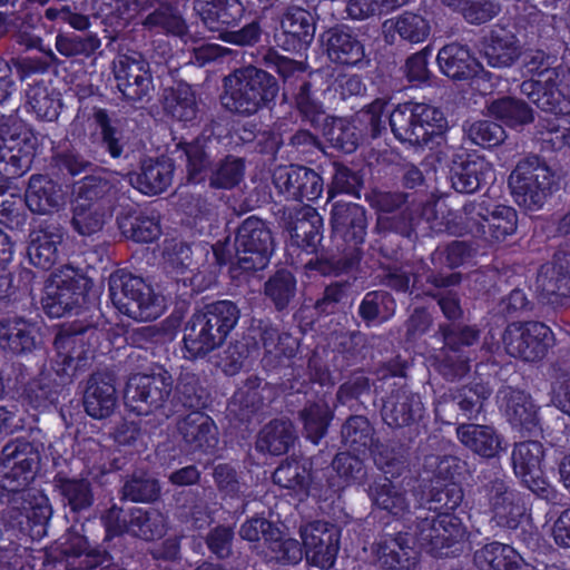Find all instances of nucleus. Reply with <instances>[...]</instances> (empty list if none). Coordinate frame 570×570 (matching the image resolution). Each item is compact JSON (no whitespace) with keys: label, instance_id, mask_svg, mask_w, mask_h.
<instances>
[{"label":"nucleus","instance_id":"nucleus-36","mask_svg":"<svg viewBox=\"0 0 570 570\" xmlns=\"http://www.w3.org/2000/svg\"><path fill=\"white\" fill-rule=\"evenodd\" d=\"M80 341L77 334H58L55 338L56 356L49 364H43L41 370H47L50 377L57 379V383L63 389L73 381L78 370L81 366L82 358L80 354L73 356V346Z\"/></svg>","mask_w":570,"mask_h":570},{"label":"nucleus","instance_id":"nucleus-5","mask_svg":"<svg viewBox=\"0 0 570 570\" xmlns=\"http://www.w3.org/2000/svg\"><path fill=\"white\" fill-rule=\"evenodd\" d=\"M173 390L174 377L163 367L148 374L136 373L126 383L125 405L138 415L159 413L168 419L176 413Z\"/></svg>","mask_w":570,"mask_h":570},{"label":"nucleus","instance_id":"nucleus-41","mask_svg":"<svg viewBox=\"0 0 570 570\" xmlns=\"http://www.w3.org/2000/svg\"><path fill=\"white\" fill-rule=\"evenodd\" d=\"M193 9L209 30L233 26L244 11L239 0H194Z\"/></svg>","mask_w":570,"mask_h":570},{"label":"nucleus","instance_id":"nucleus-55","mask_svg":"<svg viewBox=\"0 0 570 570\" xmlns=\"http://www.w3.org/2000/svg\"><path fill=\"white\" fill-rule=\"evenodd\" d=\"M62 392L57 379L50 377L49 371L40 370L38 376L26 384L22 397L33 409H47L59 401Z\"/></svg>","mask_w":570,"mask_h":570},{"label":"nucleus","instance_id":"nucleus-27","mask_svg":"<svg viewBox=\"0 0 570 570\" xmlns=\"http://www.w3.org/2000/svg\"><path fill=\"white\" fill-rule=\"evenodd\" d=\"M281 222L285 230L298 246L312 248L321 243L322 217L311 206L285 207L281 210Z\"/></svg>","mask_w":570,"mask_h":570},{"label":"nucleus","instance_id":"nucleus-13","mask_svg":"<svg viewBox=\"0 0 570 570\" xmlns=\"http://www.w3.org/2000/svg\"><path fill=\"white\" fill-rule=\"evenodd\" d=\"M507 353L524 362L543 360L553 343L551 330L541 322H513L502 335Z\"/></svg>","mask_w":570,"mask_h":570},{"label":"nucleus","instance_id":"nucleus-49","mask_svg":"<svg viewBox=\"0 0 570 570\" xmlns=\"http://www.w3.org/2000/svg\"><path fill=\"white\" fill-rule=\"evenodd\" d=\"M489 116L510 128L527 126L534 120L533 109L520 98L503 96L487 104Z\"/></svg>","mask_w":570,"mask_h":570},{"label":"nucleus","instance_id":"nucleus-38","mask_svg":"<svg viewBox=\"0 0 570 570\" xmlns=\"http://www.w3.org/2000/svg\"><path fill=\"white\" fill-rule=\"evenodd\" d=\"M52 485L63 507L69 508L72 513L88 511L95 503L92 483L86 478H71L58 472L53 476Z\"/></svg>","mask_w":570,"mask_h":570},{"label":"nucleus","instance_id":"nucleus-1","mask_svg":"<svg viewBox=\"0 0 570 570\" xmlns=\"http://www.w3.org/2000/svg\"><path fill=\"white\" fill-rule=\"evenodd\" d=\"M332 236L336 253L322 254L309 259L305 268L323 276L338 275L350 269L360 258L366 229V209L355 203L334 202L331 209Z\"/></svg>","mask_w":570,"mask_h":570},{"label":"nucleus","instance_id":"nucleus-57","mask_svg":"<svg viewBox=\"0 0 570 570\" xmlns=\"http://www.w3.org/2000/svg\"><path fill=\"white\" fill-rule=\"evenodd\" d=\"M321 127L331 146L345 154L355 151L361 142V131L345 118L328 117Z\"/></svg>","mask_w":570,"mask_h":570},{"label":"nucleus","instance_id":"nucleus-29","mask_svg":"<svg viewBox=\"0 0 570 570\" xmlns=\"http://www.w3.org/2000/svg\"><path fill=\"white\" fill-rule=\"evenodd\" d=\"M436 61L442 73L454 81L473 79L483 70L482 63L469 46L459 42L443 46L438 52Z\"/></svg>","mask_w":570,"mask_h":570},{"label":"nucleus","instance_id":"nucleus-54","mask_svg":"<svg viewBox=\"0 0 570 570\" xmlns=\"http://www.w3.org/2000/svg\"><path fill=\"white\" fill-rule=\"evenodd\" d=\"M129 535L154 541L163 538L167 531V519L158 509L131 508Z\"/></svg>","mask_w":570,"mask_h":570},{"label":"nucleus","instance_id":"nucleus-44","mask_svg":"<svg viewBox=\"0 0 570 570\" xmlns=\"http://www.w3.org/2000/svg\"><path fill=\"white\" fill-rule=\"evenodd\" d=\"M400 439L380 441L376 439L371 449V455L375 465L385 474L400 476L409 466L410 443Z\"/></svg>","mask_w":570,"mask_h":570},{"label":"nucleus","instance_id":"nucleus-59","mask_svg":"<svg viewBox=\"0 0 570 570\" xmlns=\"http://www.w3.org/2000/svg\"><path fill=\"white\" fill-rule=\"evenodd\" d=\"M490 207V202L484 198L466 202L460 214L454 217L458 229L455 235L470 234L482 239Z\"/></svg>","mask_w":570,"mask_h":570},{"label":"nucleus","instance_id":"nucleus-28","mask_svg":"<svg viewBox=\"0 0 570 570\" xmlns=\"http://www.w3.org/2000/svg\"><path fill=\"white\" fill-rule=\"evenodd\" d=\"M522 45L514 27L495 24L484 38L483 51L487 62L495 69H507L520 60Z\"/></svg>","mask_w":570,"mask_h":570},{"label":"nucleus","instance_id":"nucleus-12","mask_svg":"<svg viewBox=\"0 0 570 570\" xmlns=\"http://www.w3.org/2000/svg\"><path fill=\"white\" fill-rule=\"evenodd\" d=\"M52 517L49 499L41 493L10 495L2 512L3 520L31 540H41L48 532Z\"/></svg>","mask_w":570,"mask_h":570},{"label":"nucleus","instance_id":"nucleus-31","mask_svg":"<svg viewBox=\"0 0 570 570\" xmlns=\"http://www.w3.org/2000/svg\"><path fill=\"white\" fill-rule=\"evenodd\" d=\"M493 176L492 165L483 157L454 160L450 169L452 188L461 194H473Z\"/></svg>","mask_w":570,"mask_h":570},{"label":"nucleus","instance_id":"nucleus-11","mask_svg":"<svg viewBox=\"0 0 570 570\" xmlns=\"http://www.w3.org/2000/svg\"><path fill=\"white\" fill-rule=\"evenodd\" d=\"M238 535L248 542L264 541L262 551L265 561L282 566H294L302 561L301 542L284 533L274 522L263 517H253L240 524Z\"/></svg>","mask_w":570,"mask_h":570},{"label":"nucleus","instance_id":"nucleus-14","mask_svg":"<svg viewBox=\"0 0 570 570\" xmlns=\"http://www.w3.org/2000/svg\"><path fill=\"white\" fill-rule=\"evenodd\" d=\"M491 393L488 385L479 382L450 389L439 397L436 412L458 422L478 421Z\"/></svg>","mask_w":570,"mask_h":570},{"label":"nucleus","instance_id":"nucleus-40","mask_svg":"<svg viewBox=\"0 0 570 570\" xmlns=\"http://www.w3.org/2000/svg\"><path fill=\"white\" fill-rule=\"evenodd\" d=\"M328 59L335 63L355 66L364 58V47L356 36L342 28H331L322 35Z\"/></svg>","mask_w":570,"mask_h":570},{"label":"nucleus","instance_id":"nucleus-2","mask_svg":"<svg viewBox=\"0 0 570 570\" xmlns=\"http://www.w3.org/2000/svg\"><path fill=\"white\" fill-rule=\"evenodd\" d=\"M281 87L267 70L247 65L234 69L222 79L219 102L234 116L252 117L263 109H272Z\"/></svg>","mask_w":570,"mask_h":570},{"label":"nucleus","instance_id":"nucleus-52","mask_svg":"<svg viewBox=\"0 0 570 570\" xmlns=\"http://www.w3.org/2000/svg\"><path fill=\"white\" fill-rule=\"evenodd\" d=\"M118 194L116 186L106 177L89 175L80 181L76 190L75 202L109 206V210H115L116 203L121 198Z\"/></svg>","mask_w":570,"mask_h":570},{"label":"nucleus","instance_id":"nucleus-60","mask_svg":"<svg viewBox=\"0 0 570 570\" xmlns=\"http://www.w3.org/2000/svg\"><path fill=\"white\" fill-rule=\"evenodd\" d=\"M245 175V160L242 157L226 155L215 160L206 181L213 189H233L240 184Z\"/></svg>","mask_w":570,"mask_h":570},{"label":"nucleus","instance_id":"nucleus-46","mask_svg":"<svg viewBox=\"0 0 570 570\" xmlns=\"http://www.w3.org/2000/svg\"><path fill=\"white\" fill-rule=\"evenodd\" d=\"M160 102L165 115L175 120L190 122L197 118L198 106L195 92L186 82L165 88Z\"/></svg>","mask_w":570,"mask_h":570},{"label":"nucleus","instance_id":"nucleus-32","mask_svg":"<svg viewBox=\"0 0 570 570\" xmlns=\"http://www.w3.org/2000/svg\"><path fill=\"white\" fill-rule=\"evenodd\" d=\"M413 544L414 539L407 532L386 535L375 549L377 564L387 570L410 569L415 564L417 556Z\"/></svg>","mask_w":570,"mask_h":570},{"label":"nucleus","instance_id":"nucleus-8","mask_svg":"<svg viewBox=\"0 0 570 570\" xmlns=\"http://www.w3.org/2000/svg\"><path fill=\"white\" fill-rule=\"evenodd\" d=\"M416 537L435 558L460 556L468 541V530L462 520L450 512L416 517Z\"/></svg>","mask_w":570,"mask_h":570},{"label":"nucleus","instance_id":"nucleus-33","mask_svg":"<svg viewBox=\"0 0 570 570\" xmlns=\"http://www.w3.org/2000/svg\"><path fill=\"white\" fill-rule=\"evenodd\" d=\"M177 431L191 451L207 452L217 443V431L210 416L194 410L177 421Z\"/></svg>","mask_w":570,"mask_h":570},{"label":"nucleus","instance_id":"nucleus-23","mask_svg":"<svg viewBox=\"0 0 570 570\" xmlns=\"http://www.w3.org/2000/svg\"><path fill=\"white\" fill-rule=\"evenodd\" d=\"M278 46L286 52H302L312 43L316 31V17L299 6H288L281 19Z\"/></svg>","mask_w":570,"mask_h":570},{"label":"nucleus","instance_id":"nucleus-50","mask_svg":"<svg viewBox=\"0 0 570 570\" xmlns=\"http://www.w3.org/2000/svg\"><path fill=\"white\" fill-rule=\"evenodd\" d=\"M121 210L117 214V224L121 234L137 243H149L160 235V226L154 218L136 215V209L127 205H119Z\"/></svg>","mask_w":570,"mask_h":570},{"label":"nucleus","instance_id":"nucleus-21","mask_svg":"<svg viewBox=\"0 0 570 570\" xmlns=\"http://www.w3.org/2000/svg\"><path fill=\"white\" fill-rule=\"evenodd\" d=\"M535 284L543 303L563 306L570 298V254L557 253L551 262L541 265Z\"/></svg>","mask_w":570,"mask_h":570},{"label":"nucleus","instance_id":"nucleus-43","mask_svg":"<svg viewBox=\"0 0 570 570\" xmlns=\"http://www.w3.org/2000/svg\"><path fill=\"white\" fill-rule=\"evenodd\" d=\"M456 436L466 449L484 459L495 458L502 450V438L490 425L461 423Z\"/></svg>","mask_w":570,"mask_h":570},{"label":"nucleus","instance_id":"nucleus-47","mask_svg":"<svg viewBox=\"0 0 570 570\" xmlns=\"http://www.w3.org/2000/svg\"><path fill=\"white\" fill-rule=\"evenodd\" d=\"M263 294L278 313L293 307L297 295V281L287 268H279L272 274L263 286Z\"/></svg>","mask_w":570,"mask_h":570},{"label":"nucleus","instance_id":"nucleus-53","mask_svg":"<svg viewBox=\"0 0 570 570\" xmlns=\"http://www.w3.org/2000/svg\"><path fill=\"white\" fill-rule=\"evenodd\" d=\"M342 443L354 453L371 451L375 443V428L364 415H350L341 426Z\"/></svg>","mask_w":570,"mask_h":570},{"label":"nucleus","instance_id":"nucleus-62","mask_svg":"<svg viewBox=\"0 0 570 570\" xmlns=\"http://www.w3.org/2000/svg\"><path fill=\"white\" fill-rule=\"evenodd\" d=\"M481 331L475 325L458 323H439L434 338L443 344V348L458 353L462 347L476 344Z\"/></svg>","mask_w":570,"mask_h":570},{"label":"nucleus","instance_id":"nucleus-3","mask_svg":"<svg viewBox=\"0 0 570 570\" xmlns=\"http://www.w3.org/2000/svg\"><path fill=\"white\" fill-rule=\"evenodd\" d=\"M239 317V307L229 299L212 302L196 309L183 330L185 357L203 360L220 348Z\"/></svg>","mask_w":570,"mask_h":570},{"label":"nucleus","instance_id":"nucleus-45","mask_svg":"<svg viewBox=\"0 0 570 570\" xmlns=\"http://www.w3.org/2000/svg\"><path fill=\"white\" fill-rule=\"evenodd\" d=\"M415 222L414 212L409 208L392 216L379 217L375 229L380 233L383 232L384 235L375 242L374 249L386 258L396 257L397 249L389 246V243L394 238V235L390 232L410 238L415 230Z\"/></svg>","mask_w":570,"mask_h":570},{"label":"nucleus","instance_id":"nucleus-61","mask_svg":"<svg viewBox=\"0 0 570 570\" xmlns=\"http://www.w3.org/2000/svg\"><path fill=\"white\" fill-rule=\"evenodd\" d=\"M544 448L539 441L527 440L514 444L511 461L514 474L525 478L528 474L542 473Z\"/></svg>","mask_w":570,"mask_h":570},{"label":"nucleus","instance_id":"nucleus-18","mask_svg":"<svg viewBox=\"0 0 570 570\" xmlns=\"http://www.w3.org/2000/svg\"><path fill=\"white\" fill-rule=\"evenodd\" d=\"M491 512V520L500 528L517 530L525 515L520 494L502 478H494L483 485Z\"/></svg>","mask_w":570,"mask_h":570},{"label":"nucleus","instance_id":"nucleus-35","mask_svg":"<svg viewBox=\"0 0 570 570\" xmlns=\"http://www.w3.org/2000/svg\"><path fill=\"white\" fill-rule=\"evenodd\" d=\"M24 202L32 213L49 214L65 204V190L47 175H32L24 193Z\"/></svg>","mask_w":570,"mask_h":570},{"label":"nucleus","instance_id":"nucleus-64","mask_svg":"<svg viewBox=\"0 0 570 570\" xmlns=\"http://www.w3.org/2000/svg\"><path fill=\"white\" fill-rule=\"evenodd\" d=\"M518 227L515 209L505 205H491L483 238L489 243L504 242Z\"/></svg>","mask_w":570,"mask_h":570},{"label":"nucleus","instance_id":"nucleus-22","mask_svg":"<svg viewBox=\"0 0 570 570\" xmlns=\"http://www.w3.org/2000/svg\"><path fill=\"white\" fill-rule=\"evenodd\" d=\"M381 416L391 429L407 428L410 433L414 432L413 426L424 416V405L420 394L405 384L393 389L383 400Z\"/></svg>","mask_w":570,"mask_h":570},{"label":"nucleus","instance_id":"nucleus-63","mask_svg":"<svg viewBox=\"0 0 570 570\" xmlns=\"http://www.w3.org/2000/svg\"><path fill=\"white\" fill-rule=\"evenodd\" d=\"M294 106L302 121L320 128L326 116L323 102L317 98L311 81L303 80L294 94Z\"/></svg>","mask_w":570,"mask_h":570},{"label":"nucleus","instance_id":"nucleus-26","mask_svg":"<svg viewBox=\"0 0 570 570\" xmlns=\"http://www.w3.org/2000/svg\"><path fill=\"white\" fill-rule=\"evenodd\" d=\"M520 92L544 112L569 115L570 100L567 98L563 79H527L520 85Z\"/></svg>","mask_w":570,"mask_h":570},{"label":"nucleus","instance_id":"nucleus-25","mask_svg":"<svg viewBox=\"0 0 570 570\" xmlns=\"http://www.w3.org/2000/svg\"><path fill=\"white\" fill-rule=\"evenodd\" d=\"M117 377L109 371H98L88 377L82 395L86 413L92 419L111 416L118 406Z\"/></svg>","mask_w":570,"mask_h":570},{"label":"nucleus","instance_id":"nucleus-48","mask_svg":"<svg viewBox=\"0 0 570 570\" xmlns=\"http://www.w3.org/2000/svg\"><path fill=\"white\" fill-rule=\"evenodd\" d=\"M372 503L392 515L401 517L409 510L406 492L390 478L381 476L368 487Z\"/></svg>","mask_w":570,"mask_h":570},{"label":"nucleus","instance_id":"nucleus-9","mask_svg":"<svg viewBox=\"0 0 570 570\" xmlns=\"http://www.w3.org/2000/svg\"><path fill=\"white\" fill-rule=\"evenodd\" d=\"M89 287L90 281L87 277L73 267L66 266L46 281L41 308L52 318L77 315L87 303Z\"/></svg>","mask_w":570,"mask_h":570},{"label":"nucleus","instance_id":"nucleus-56","mask_svg":"<svg viewBox=\"0 0 570 570\" xmlns=\"http://www.w3.org/2000/svg\"><path fill=\"white\" fill-rule=\"evenodd\" d=\"M114 210L109 206H99L83 204V202H73L71 208V227L81 236H91L102 230L108 218L112 216Z\"/></svg>","mask_w":570,"mask_h":570},{"label":"nucleus","instance_id":"nucleus-39","mask_svg":"<svg viewBox=\"0 0 570 570\" xmlns=\"http://www.w3.org/2000/svg\"><path fill=\"white\" fill-rule=\"evenodd\" d=\"M297 440L296 428L289 419H274L258 432L256 450L272 455H282L287 453Z\"/></svg>","mask_w":570,"mask_h":570},{"label":"nucleus","instance_id":"nucleus-30","mask_svg":"<svg viewBox=\"0 0 570 570\" xmlns=\"http://www.w3.org/2000/svg\"><path fill=\"white\" fill-rule=\"evenodd\" d=\"M59 549L66 562V570H95L109 561V552L106 549L91 547L88 539L78 532H68Z\"/></svg>","mask_w":570,"mask_h":570},{"label":"nucleus","instance_id":"nucleus-58","mask_svg":"<svg viewBox=\"0 0 570 570\" xmlns=\"http://www.w3.org/2000/svg\"><path fill=\"white\" fill-rule=\"evenodd\" d=\"M42 443L17 438L8 442L1 450L0 460L9 461L21 469L38 472L41 462Z\"/></svg>","mask_w":570,"mask_h":570},{"label":"nucleus","instance_id":"nucleus-17","mask_svg":"<svg viewBox=\"0 0 570 570\" xmlns=\"http://www.w3.org/2000/svg\"><path fill=\"white\" fill-rule=\"evenodd\" d=\"M0 350L14 357H27L43 350V336L37 322L23 316L0 320Z\"/></svg>","mask_w":570,"mask_h":570},{"label":"nucleus","instance_id":"nucleus-4","mask_svg":"<svg viewBox=\"0 0 570 570\" xmlns=\"http://www.w3.org/2000/svg\"><path fill=\"white\" fill-rule=\"evenodd\" d=\"M389 122L399 141L415 147L441 137L448 128V120L439 108L414 101L399 104L390 114Z\"/></svg>","mask_w":570,"mask_h":570},{"label":"nucleus","instance_id":"nucleus-7","mask_svg":"<svg viewBox=\"0 0 570 570\" xmlns=\"http://www.w3.org/2000/svg\"><path fill=\"white\" fill-rule=\"evenodd\" d=\"M275 249L268 223L258 216L244 218L234 229V269L246 273L263 271Z\"/></svg>","mask_w":570,"mask_h":570},{"label":"nucleus","instance_id":"nucleus-20","mask_svg":"<svg viewBox=\"0 0 570 570\" xmlns=\"http://www.w3.org/2000/svg\"><path fill=\"white\" fill-rule=\"evenodd\" d=\"M273 183L279 193L301 203L314 202L324 191L322 176L303 165L277 167L273 173Z\"/></svg>","mask_w":570,"mask_h":570},{"label":"nucleus","instance_id":"nucleus-37","mask_svg":"<svg viewBox=\"0 0 570 570\" xmlns=\"http://www.w3.org/2000/svg\"><path fill=\"white\" fill-rule=\"evenodd\" d=\"M500 394L504 414L512 428L529 433L533 432L539 425V417L531 396L510 386L502 389Z\"/></svg>","mask_w":570,"mask_h":570},{"label":"nucleus","instance_id":"nucleus-24","mask_svg":"<svg viewBox=\"0 0 570 570\" xmlns=\"http://www.w3.org/2000/svg\"><path fill=\"white\" fill-rule=\"evenodd\" d=\"M462 279L463 275L460 272L430 271L426 274L425 285L428 287L422 289V295L436 301L445 318L443 323H458L464 317L461 298L455 291L451 289L459 286Z\"/></svg>","mask_w":570,"mask_h":570},{"label":"nucleus","instance_id":"nucleus-51","mask_svg":"<svg viewBox=\"0 0 570 570\" xmlns=\"http://www.w3.org/2000/svg\"><path fill=\"white\" fill-rule=\"evenodd\" d=\"M120 494V500L136 503H154L161 497V485L153 473L144 469H137L127 475Z\"/></svg>","mask_w":570,"mask_h":570},{"label":"nucleus","instance_id":"nucleus-16","mask_svg":"<svg viewBox=\"0 0 570 570\" xmlns=\"http://www.w3.org/2000/svg\"><path fill=\"white\" fill-rule=\"evenodd\" d=\"M303 552L306 561L327 570L335 563L341 531L338 527L326 521H314L299 528Z\"/></svg>","mask_w":570,"mask_h":570},{"label":"nucleus","instance_id":"nucleus-15","mask_svg":"<svg viewBox=\"0 0 570 570\" xmlns=\"http://www.w3.org/2000/svg\"><path fill=\"white\" fill-rule=\"evenodd\" d=\"M36 141L27 129L0 127V174L17 178L27 173L36 155Z\"/></svg>","mask_w":570,"mask_h":570},{"label":"nucleus","instance_id":"nucleus-42","mask_svg":"<svg viewBox=\"0 0 570 570\" xmlns=\"http://www.w3.org/2000/svg\"><path fill=\"white\" fill-rule=\"evenodd\" d=\"M333 419L334 410L324 396L307 400L297 412V420L302 423L303 435L314 444H318L325 438Z\"/></svg>","mask_w":570,"mask_h":570},{"label":"nucleus","instance_id":"nucleus-34","mask_svg":"<svg viewBox=\"0 0 570 570\" xmlns=\"http://www.w3.org/2000/svg\"><path fill=\"white\" fill-rule=\"evenodd\" d=\"M174 164L169 158H148L141 161L139 173H129L132 187L146 195H157L165 191L171 184Z\"/></svg>","mask_w":570,"mask_h":570},{"label":"nucleus","instance_id":"nucleus-19","mask_svg":"<svg viewBox=\"0 0 570 570\" xmlns=\"http://www.w3.org/2000/svg\"><path fill=\"white\" fill-rule=\"evenodd\" d=\"M176 153L186 160V178L189 183H205L215 160L220 156V140L205 130L191 141H179Z\"/></svg>","mask_w":570,"mask_h":570},{"label":"nucleus","instance_id":"nucleus-6","mask_svg":"<svg viewBox=\"0 0 570 570\" xmlns=\"http://www.w3.org/2000/svg\"><path fill=\"white\" fill-rule=\"evenodd\" d=\"M509 187L515 203L527 210L541 209L558 189L554 173L539 156L520 159L509 176Z\"/></svg>","mask_w":570,"mask_h":570},{"label":"nucleus","instance_id":"nucleus-10","mask_svg":"<svg viewBox=\"0 0 570 570\" xmlns=\"http://www.w3.org/2000/svg\"><path fill=\"white\" fill-rule=\"evenodd\" d=\"M108 285L111 302L120 313L144 322L160 315L158 296L142 277L117 271L109 276Z\"/></svg>","mask_w":570,"mask_h":570}]
</instances>
